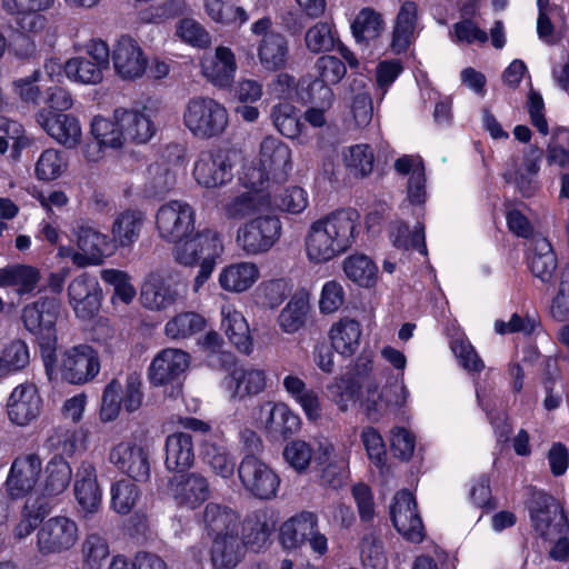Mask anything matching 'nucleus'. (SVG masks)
<instances>
[{
	"mask_svg": "<svg viewBox=\"0 0 569 569\" xmlns=\"http://www.w3.org/2000/svg\"><path fill=\"white\" fill-rule=\"evenodd\" d=\"M358 220L357 210L342 209L315 221L306 239L309 259L326 262L346 252L353 243Z\"/></svg>",
	"mask_w": 569,
	"mask_h": 569,
	"instance_id": "obj_1",
	"label": "nucleus"
},
{
	"mask_svg": "<svg viewBox=\"0 0 569 569\" xmlns=\"http://www.w3.org/2000/svg\"><path fill=\"white\" fill-rule=\"evenodd\" d=\"M61 313V302L56 297L42 296L24 305L20 310L23 329L38 343L47 373L53 371L57 361V321Z\"/></svg>",
	"mask_w": 569,
	"mask_h": 569,
	"instance_id": "obj_2",
	"label": "nucleus"
},
{
	"mask_svg": "<svg viewBox=\"0 0 569 569\" xmlns=\"http://www.w3.org/2000/svg\"><path fill=\"white\" fill-rule=\"evenodd\" d=\"M183 124L194 138L209 140L224 132L228 111L212 98L193 97L183 109Z\"/></svg>",
	"mask_w": 569,
	"mask_h": 569,
	"instance_id": "obj_3",
	"label": "nucleus"
},
{
	"mask_svg": "<svg viewBox=\"0 0 569 569\" xmlns=\"http://www.w3.org/2000/svg\"><path fill=\"white\" fill-rule=\"evenodd\" d=\"M535 531L545 540L569 531V521L558 501L543 491H533L528 502Z\"/></svg>",
	"mask_w": 569,
	"mask_h": 569,
	"instance_id": "obj_4",
	"label": "nucleus"
},
{
	"mask_svg": "<svg viewBox=\"0 0 569 569\" xmlns=\"http://www.w3.org/2000/svg\"><path fill=\"white\" fill-rule=\"evenodd\" d=\"M318 518L313 512L301 511L282 523L280 540L284 548H297L309 542L311 549L322 556L327 552L328 543L325 535L317 529Z\"/></svg>",
	"mask_w": 569,
	"mask_h": 569,
	"instance_id": "obj_5",
	"label": "nucleus"
},
{
	"mask_svg": "<svg viewBox=\"0 0 569 569\" xmlns=\"http://www.w3.org/2000/svg\"><path fill=\"white\" fill-rule=\"evenodd\" d=\"M238 476L243 488L254 498L270 500L276 497L280 478L258 457L246 455L238 467Z\"/></svg>",
	"mask_w": 569,
	"mask_h": 569,
	"instance_id": "obj_6",
	"label": "nucleus"
},
{
	"mask_svg": "<svg viewBox=\"0 0 569 569\" xmlns=\"http://www.w3.org/2000/svg\"><path fill=\"white\" fill-rule=\"evenodd\" d=\"M156 224L166 241L184 240L194 232V210L183 201L167 202L158 209Z\"/></svg>",
	"mask_w": 569,
	"mask_h": 569,
	"instance_id": "obj_7",
	"label": "nucleus"
},
{
	"mask_svg": "<svg viewBox=\"0 0 569 569\" xmlns=\"http://www.w3.org/2000/svg\"><path fill=\"white\" fill-rule=\"evenodd\" d=\"M281 233V223L277 217L260 216L238 230V244L249 254L267 252Z\"/></svg>",
	"mask_w": 569,
	"mask_h": 569,
	"instance_id": "obj_8",
	"label": "nucleus"
},
{
	"mask_svg": "<svg viewBox=\"0 0 569 569\" xmlns=\"http://www.w3.org/2000/svg\"><path fill=\"white\" fill-rule=\"evenodd\" d=\"M78 541L77 523L63 516L47 520L37 533V548L43 555L62 553Z\"/></svg>",
	"mask_w": 569,
	"mask_h": 569,
	"instance_id": "obj_9",
	"label": "nucleus"
},
{
	"mask_svg": "<svg viewBox=\"0 0 569 569\" xmlns=\"http://www.w3.org/2000/svg\"><path fill=\"white\" fill-rule=\"evenodd\" d=\"M59 368L66 381L83 385L99 373L100 359L91 346L79 345L63 352Z\"/></svg>",
	"mask_w": 569,
	"mask_h": 569,
	"instance_id": "obj_10",
	"label": "nucleus"
},
{
	"mask_svg": "<svg viewBox=\"0 0 569 569\" xmlns=\"http://www.w3.org/2000/svg\"><path fill=\"white\" fill-rule=\"evenodd\" d=\"M315 68L318 78L309 86V100L311 103H317L316 93H319L320 104L330 107L335 97L330 86L338 84L345 78L346 63L336 56L325 54L317 59Z\"/></svg>",
	"mask_w": 569,
	"mask_h": 569,
	"instance_id": "obj_11",
	"label": "nucleus"
},
{
	"mask_svg": "<svg viewBox=\"0 0 569 569\" xmlns=\"http://www.w3.org/2000/svg\"><path fill=\"white\" fill-rule=\"evenodd\" d=\"M390 517L393 527L407 540L421 542L423 539V525L417 511V502L411 492L401 490L396 493L390 506Z\"/></svg>",
	"mask_w": 569,
	"mask_h": 569,
	"instance_id": "obj_12",
	"label": "nucleus"
},
{
	"mask_svg": "<svg viewBox=\"0 0 569 569\" xmlns=\"http://www.w3.org/2000/svg\"><path fill=\"white\" fill-rule=\"evenodd\" d=\"M109 460L137 482H147L150 478L149 453L134 442L122 441L114 446L109 453Z\"/></svg>",
	"mask_w": 569,
	"mask_h": 569,
	"instance_id": "obj_13",
	"label": "nucleus"
},
{
	"mask_svg": "<svg viewBox=\"0 0 569 569\" xmlns=\"http://www.w3.org/2000/svg\"><path fill=\"white\" fill-rule=\"evenodd\" d=\"M111 58L116 73L123 80H134L146 72L147 58L138 42L129 36H121L117 40Z\"/></svg>",
	"mask_w": 569,
	"mask_h": 569,
	"instance_id": "obj_14",
	"label": "nucleus"
},
{
	"mask_svg": "<svg viewBox=\"0 0 569 569\" xmlns=\"http://www.w3.org/2000/svg\"><path fill=\"white\" fill-rule=\"evenodd\" d=\"M41 470V459L38 455L17 457L6 481L7 493L12 499L27 496L37 485Z\"/></svg>",
	"mask_w": 569,
	"mask_h": 569,
	"instance_id": "obj_15",
	"label": "nucleus"
},
{
	"mask_svg": "<svg viewBox=\"0 0 569 569\" xmlns=\"http://www.w3.org/2000/svg\"><path fill=\"white\" fill-rule=\"evenodd\" d=\"M190 357L181 349L167 348L160 351L149 368V379L153 386H163L178 380L189 368Z\"/></svg>",
	"mask_w": 569,
	"mask_h": 569,
	"instance_id": "obj_16",
	"label": "nucleus"
},
{
	"mask_svg": "<svg viewBox=\"0 0 569 569\" xmlns=\"http://www.w3.org/2000/svg\"><path fill=\"white\" fill-rule=\"evenodd\" d=\"M176 260L184 266H192L203 256H218L221 250V243L217 233L206 229L201 232L192 233L184 240L174 242Z\"/></svg>",
	"mask_w": 569,
	"mask_h": 569,
	"instance_id": "obj_17",
	"label": "nucleus"
},
{
	"mask_svg": "<svg viewBox=\"0 0 569 569\" xmlns=\"http://www.w3.org/2000/svg\"><path fill=\"white\" fill-rule=\"evenodd\" d=\"M68 296L76 315L81 319L92 318L100 309L98 281L87 273L71 281Z\"/></svg>",
	"mask_w": 569,
	"mask_h": 569,
	"instance_id": "obj_18",
	"label": "nucleus"
},
{
	"mask_svg": "<svg viewBox=\"0 0 569 569\" xmlns=\"http://www.w3.org/2000/svg\"><path fill=\"white\" fill-rule=\"evenodd\" d=\"M37 122L58 142L67 148L76 147L81 137L79 121L71 114L41 109Z\"/></svg>",
	"mask_w": 569,
	"mask_h": 569,
	"instance_id": "obj_19",
	"label": "nucleus"
},
{
	"mask_svg": "<svg viewBox=\"0 0 569 569\" xmlns=\"http://www.w3.org/2000/svg\"><path fill=\"white\" fill-rule=\"evenodd\" d=\"M8 417L18 426H27L41 412V398L34 385H20L10 395Z\"/></svg>",
	"mask_w": 569,
	"mask_h": 569,
	"instance_id": "obj_20",
	"label": "nucleus"
},
{
	"mask_svg": "<svg viewBox=\"0 0 569 569\" xmlns=\"http://www.w3.org/2000/svg\"><path fill=\"white\" fill-rule=\"evenodd\" d=\"M244 555L241 530L211 538L210 560L214 569H234Z\"/></svg>",
	"mask_w": 569,
	"mask_h": 569,
	"instance_id": "obj_21",
	"label": "nucleus"
},
{
	"mask_svg": "<svg viewBox=\"0 0 569 569\" xmlns=\"http://www.w3.org/2000/svg\"><path fill=\"white\" fill-rule=\"evenodd\" d=\"M193 176L199 184L216 188L231 180V164L222 151L202 153L194 164Z\"/></svg>",
	"mask_w": 569,
	"mask_h": 569,
	"instance_id": "obj_22",
	"label": "nucleus"
},
{
	"mask_svg": "<svg viewBox=\"0 0 569 569\" xmlns=\"http://www.w3.org/2000/svg\"><path fill=\"white\" fill-rule=\"evenodd\" d=\"M170 486L172 496L180 506L196 508L210 496L207 479L196 472L173 477Z\"/></svg>",
	"mask_w": 569,
	"mask_h": 569,
	"instance_id": "obj_23",
	"label": "nucleus"
},
{
	"mask_svg": "<svg viewBox=\"0 0 569 569\" xmlns=\"http://www.w3.org/2000/svg\"><path fill=\"white\" fill-rule=\"evenodd\" d=\"M201 69L207 80L216 87H229L237 69L234 54L229 48L220 46L214 54L202 59Z\"/></svg>",
	"mask_w": 569,
	"mask_h": 569,
	"instance_id": "obj_24",
	"label": "nucleus"
},
{
	"mask_svg": "<svg viewBox=\"0 0 569 569\" xmlns=\"http://www.w3.org/2000/svg\"><path fill=\"white\" fill-rule=\"evenodd\" d=\"M260 162L274 180L283 181L291 169V151L278 139L267 137L260 144Z\"/></svg>",
	"mask_w": 569,
	"mask_h": 569,
	"instance_id": "obj_25",
	"label": "nucleus"
},
{
	"mask_svg": "<svg viewBox=\"0 0 569 569\" xmlns=\"http://www.w3.org/2000/svg\"><path fill=\"white\" fill-rule=\"evenodd\" d=\"M529 267L532 274L543 284L555 287L557 280H560L556 253L545 238L535 240L532 253L529 257Z\"/></svg>",
	"mask_w": 569,
	"mask_h": 569,
	"instance_id": "obj_26",
	"label": "nucleus"
},
{
	"mask_svg": "<svg viewBox=\"0 0 569 569\" xmlns=\"http://www.w3.org/2000/svg\"><path fill=\"white\" fill-rule=\"evenodd\" d=\"M76 499L82 511L96 512L101 503V490L97 481L96 469L90 462H82L76 473Z\"/></svg>",
	"mask_w": 569,
	"mask_h": 569,
	"instance_id": "obj_27",
	"label": "nucleus"
},
{
	"mask_svg": "<svg viewBox=\"0 0 569 569\" xmlns=\"http://www.w3.org/2000/svg\"><path fill=\"white\" fill-rule=\"evenodd\" d=\"M194 461L193 438L187 432H174L166 439V467L170 471L184 472Z\"/></svg>",
	"mask_w": 569,
	"mask_h": 569,
	"instance_id": "obj_28",
	"label": "nucleus"
},
{
	"mask_svg": "<svg viewBox=\"0 0 569 569\" xmlns=\"http://www.w3.org/2000/svg\"><path fill=\"white\" fill-rule=\"evenodd\" d=\"M271 207V196L259 191L244 192L224 203L221 210L227 219L241 220L261 213Z\"/></svg>",
	"mask_w": 569,
	"mask_h": 569,
	"instance_id": "obj_29",
	"label": "nucleus"
},
{
	"mask_svg": "<svg viewBox=\"0 0 569 569\" xmlns=\"http://www.w3.org/2000/svg\"><path fill=\"white\" fill-rule=\"evenodd\" d=\"M288 41L276 32L264 34L258 47V58L261 66L268 71H280L288 61Z\"/></svg>",
	"mask_w": 569,
	"mask_h": 569,
	"instance_id": "obj_30",
	"label": "nucleus"
},
{
	"mask_svg": "<svg viewBox=\"0 0 569 569\" xmlns=\"http://www.w3.org/2000/svg\"><path fill=\"white\" fill-rule=\"evenodd\" d=\"M203 525L210 538L241 530L238 515L229 507L214 502L206 506Z\"/></svg>",
	"mask_w": 569,
	"mask_h": 569,
	"instance_id": "obj_31",
	"label": "nucleus"
},
{
	"mask_svg": "<svg viewBox=\"0 0 569 569\" xmlns=\"http://www.w3.org/2000/svg\"><path fill=\"white\" fill-rule=\"evenodd\" d=\"M114 119L122 128L124 141L146 143L154 133V127L150 119L136 110L118 108L114 110Z\"/></svg>",
	"mask_w": 569,
	"mask_h": 569,
	"instance_id": "obj_32",
	"label": "nucleus"
},
{
	"mask_svg": "<svg viewBox=\"0 0 569 569\" xmlns=\"http://www.w3.org/2000/svg\"><path fill=\"white\" fill-rule=\"evenodd\" d=\"M360 323L351 318L340 319L330 329L331 347L340 355L350 357L356 353L361 338Z\"/></svg>",
	"mask_w": 569,
	"mask_h": 569,
	"instance_id": "obj_33",
	"label": "nucleus"
},
{
	"mask_svg": "<svg viewBox=\"0 0 569 569\" xmlns=\"http://www.w3.org/2000/svg\"><path fill=\"white\" fill-rule=\"evenodd\" d=\"M417 23V4L413 1H405L397 14L391 48L396 53L405 52L413 38Z\"/></svg>",
	"mask_w": 569,
	"mask_h": 569,
	"instance_id": "obj_34",
	"label": "nucleus"
},
{
	"mask_svg": "<svg viewBox=\"0 0 569 569\" xmlns=\"http://www.w3.org/2000/svg\"><path fill=\"white\" fill-rule=\"evenodd\" d=\"M350 109L358 127H367L372 119L373 106L367 83L362 78H353L349 83Z\"/></svg>",
	"mask_w": 569,
	"mask_h": 569,
	"instance_id": "obj_35",
	"label": "nucleus"
},
{
	"mask_svg": "<svg viewBox=\"0 0 569 569\" xmlns=\"http://www.w3.org/2000/svg\"><path fill=\"white\" fill-rule=\"evenodd\" d=\"M389 236L392 244L402 250L416 249L422 254H427L425 241V227L418 222L413 230L403 221L396 220L389 226Z\"/></svg>",
	"mask_w": 569,
	"mask_h": 569,
	"instance_id": "obj_36",
	"label": "nucleus"
},
{
	"mask_svg": "<svg viewBox=\"0 0 569 569\" xmlns=\"http://www.w3.org/2000/svg\"><path fill=\"white\" fill-rule=\"evenodd\" d=\"M140 300L150 310H163L174 303L177 292L161 279L153 278L142 284Z\"/></svg>",
	"mask_w": 569,
	"mask_h": 569,
	"instance_id": "obj_37",
	"label": "nucleus"
},
{
	"mask_svg": "<svg viewBox=\"0 0 569 569\" xmlns=\"http://www.w3.org/2000/svg\"><path fill=\"white\" fill-rule=\"evenodd\" d=\"M310 306L303 295H295L278 316V325L286 333H295L305 327Z\"/></svg>",
	"mask_w": 569,
	"mask_h": 569,
	"instance_id": "obj_38",
	"label": "nucleus"
},
{
	"mask_svg": "<svg viewBox=\"0 0 569 569\" xmlns=\"http://www.w3.org/2000/svg\"><path fill=\"white\" fill-rule=\"evenodd\" d=\"M266 387L264 375L260 370L234 369L229 380L232 397L244 398L261 392Z\"/></svg>",
	"mask_w": 569,
	"mask_h": 569,
	"instance_id": "obj_39",
	"label": "nucleus"
},
{
	"mask_svg": "<svg viewBox=\"0 0 569 569\" xmlns=\"http://www.w3.org/2000/svg\"><path fill=\"white\" fill-rule=\"evenodd\" d=\"M229 341L236 346V348L243 352L249 353L251 350V340L249 326L244 317L238 311L223 312V319L221 322Z\"/></svg>",
	"mask_w": 569,
	"mask_h": 569,
	"instance_id": "obj_40",
	"label": "nucleus"
},
{
	"mask_svg": "<svg viewBox=\"0 0 569 569\" xmlns=\"http://www.w3.org/2000/svg\"><path fill=\"white\" fill-rule=\"evenodd\" d=\"M346 276L361 287L370 288L377 280V266L365 254H355L343 261Z\"/></svg>",
	"mask_w": 569,
	"mask_h": 569,
	"instance_id": "obj_41",
	"label": "nucleus"
},
{
	"mask_svg": "<svg viewBox=\"0 0 569 569\" xmlns=\"http://www.w3.org/2000/svg\"><path fill=\"white\" fill-rule=\"evenodd\" d=\"M143 223L140 211L128 210L122 212L113 222L112 234L114 241L121 247L131 246L139 237Z\"/></svg>",
	"mask_w": 569,
	"mask_h": 569,
	"instance_id": "obj_42",
	"label": "nucleus"
},
{
	"mask_svg": "<svg viewBox=\"0 0 569 569\" xmlns=\"http://www.w3.org/2000/svg\"><path fill=\"white\" fill-rule=\"evenodd\" d=\"M256 277V266L244 262L226 268L220 274L219 282L226 290L242 292L252 286Z\"/></svg>",
	"mask_w": 569,
	"mask_h": 569,
	"instance_id": "obj_43",
	"label": "nucleus"
},
{
	"mask_svg": "<svg viewBox=\"0 0 569 569\" xmlns=\"http://www.w3.org/2000/svg\"><path fill=\"white\" fill-rule=\"evenodd\" d=\"M176 173L163 163H152L147 170L144 192L149 197H162L176 184Z\"/></svg>",
	"mask_w": 569,
	"mask_h": 569,
	"instance_id": "obj_44",
	"label": "nucleus"
},
{
	"mask_svg": "<svg viewBox=\"0 0 569 569\" xmlns=\"http://www.w3.org/2000/svg\"><path fill=\"white\" fill-rule=\"evenodd\" d=\"M71 468L69 463L59 456L53 457L46 468L44 491L48 496L62 493L71 480Z\"/></svg>",
	"mask_w": 569,
	"mask_h": 569,
	"instance_id": "obj_45",
	"label": "nucleus"
},
{
	"mask_svg": "<svg viewBox=\"0 0 569 569\" xmlns=\"http://www.w3.org/2000/svg\"><path fill=\"white\" fill-rule=\"evenodd\" d=\"M66 76L77 82L97 84L103 78V69L84 57L71 58L63 64Z\"/></svg>",
	"mask_w": 569,
	"mask_h": 569,
	"instance_id": "obj_46",
	"label": "nucleus"
},
{
	"mask_svg": "<svg viewBox=\"0 0 569 569\" xmlns=\"http://www.w3.org/2000/svg\"><path fill=\"white\" fill-rule=\"evenodd\" d=\"M91 134L94 140L99 141L107 148L118 149L124 143V133L119 121L94 117L91 123Z\"/></svg>",
	"mask_w": 569,
	"mask_h": 569,
	"instance_id": "obj_47",
	"label": "nucleus"
},
{
	"mask_svg": "<svg viewBox=\"0 0 569 569\" xmlns=\"http://www.w3.org/2000/svg\"><path fill=\"white\" fill-rule=\"evenodd\" d=\"M270 117L277 130L290 139L298 137L305 127L300 122L298 110L290 103L274 106Z\"/></svg>",
	"mask_w": 569,
	"mask_h": 569,
	"instance_id": "obj_48",
	"label": "nucleus"
},
{
	"mask_svg": "<svg viewBox=\"0 0 569 569\" xmlns=\"http://www.w3.org/2000/svg\"><path fill=\"white\" fill-rule=\"evenodd\" d=\"M383 20L379 12L371 8L362 9L351 24L352 34L358 42L377 38L383 30Z\"/></svg>",
	"mask_w": 569,
	"mask_h": 569,
	"instance_id": "obj_49",
	"label": "nucleus"
},
{
	"mask_svg": "<svg viewBox=\"0 0 569 569\" xmlns=\"http://www.w3.org/2000/svg\"><path fill=\"white\" fill-rule=\"evenodd\" d=\"M206 320L196 312H182L169 320L166 325V335L172 339L190 337L203 330Z\"/></svg>",
	"mask_w": 569,
	"mask_h": 569,
	"instance_id": "obj_50",
	"label": "nucleus"
},
{
	"mask_svg": "<svg viewBox=\"0 0 569 569\" xmlns=\"http://www.w3.org/2000/svg\"><path fill=\"white\" fill-rule=\"evenodd\" d=\"M204 6L209 17L222 24L237 21L241 24L248 19L244 9L234 6L230 0H204Z\"/></svg>",
	"mask_w": 569,
	"mask_h": 569,
	"instance_id": "obj_51",
	"label": "nucleus"
},
{
	"mask_svg": "<svg viewBox=\"0 0 569 569\" xmlns=\"http://www.w3.org/2000/svg\"><path fill=\"white\" fill-rule=\"evenodd\" d=\"M77 246L80 251L88 252L93 258H102L110 249L107 237L88 226H80L77 230Z\"/></svg>",
	"mask_w": 569,
	"mask_h": 569,
	"instance_id": "obj_52",
	"label": "nucleus"
},
{
	"mask_svg": "<svg viewBox=\"0 0 569 569\" xmlns=\"http://www.w3.org/2000/svg\"><path fill=\"white\" fill-rule=\"evenodd\" d=\"M202 453L204 461L220 477L228 478L233 473L234 462L223 446L207 441Z\"/></svg>",
	"mask_w": 569,
	"mask_h": 569,
	"instance_id": "obj_53",
	"label": "nucleus"
},
{
	"mask_svg": "<svg viewBox=\"0 0 569 569\" xmlns=\"http://www.w3.org/2000/svg\"><path fill=\"white\" fill-rule=\"evenodd\" d=\"M138 487L129 480H119L111 488V506L114 511L128 515L139 498Z\"/></svg>",
	"mask_w": 569,
	"mask_h": 569,
	"instance_id": "obj_54",
	"label": "nucleus"
},
{
	"mask_svg": "<svg viewBox=\"0 0 569 569\" xmlns=\"http://www.w3.org/2000/svg\"><path fill=\"white\" fill-rule=\"evenodd\" d=\"M241 535L246 543V550L250 548L252 551L258 552L263 548L269 539V527L266 521L259 517H248L244 525L241 526Z\"/></svg>",
	"mask_w": 569,
	"mask_h": 569,
	"instance_id": "obj_55",
	"label": "nucleus"
},
{
	"mask_svg": "<svg viewBox=\"0 0 569 569\" xmlns=\"http://www.w3.org/2000/svg\"><path fill=\"white\" fill-rule=\"evenodd\" d=\"M122 385L118 379H112L104 388L100 407V419L102 422L116 420L121 411Z\"/></svg>",
	"mask_w": 569,
	"mask_h": 569,
	"instance_id": "obj_56",
	"label": "nucleus"
},
{
	"mask_svg": "<svg viewBox=\"0 0 569 569\" xmlns=\"http://www.w3.org/2000/svg\"><path fill=\"white\" fill-rule=\"evenodd\" d=\"M360 555L366 567L383 569L387 565L382 541L373 532L363 536L360 543Z\"/></svg>",
	"mask_w": 569,
	"mask_h": 569,
	"instance_id": "obj_57",
	"label": "nucleus"
},
{
	"mask_svg": "<svg viewBox=\"0 0 569 569\" xmlns=\"http://www.w3.org/2000/svg\"><path fill=\"white\" fill-rule=\"evenodd\" d=\"M346 163L355 177H366L373 168V153L368 144H357L349 149Z\"/></svg>",
	"mask_w": 569,
	"mask_h": 569,
	"instance_id": "obj_58",
	"label": "nucleus"
},
{
	"mask_svg": "<svg viewBox=\"0 0 569 569\" xmlns=\"http://www.w3.org/2000/svg\"><path fill=\"white\" fill-rule=\"evenodd\" d=\"M272 203L282 211L300 213L306 209L308 200L302 188L292 186L274 194L273 198H271V204Z\"/></svg>",
	"mask_w": 569,
	"mask_h": 569,
	"instance_id": "obj_59",
	"label": "nucleus"
},
{
	"mask_svg": "<svg viewBox=\"0 0 569 569\" xmlns=\"http://www.w3.org/2000/svg\"><path fill=\"white\" fill-rule=\"evenodd\" d=\"M305 41L313 53L331 50L335 46L331 26L327 22L316 23L307 31Z\"/></svg>",
	"mask_w": 569,
	"mask_h": 569,
	"instance_id": "obj_60",
	"label": "nucleus"
},
{
	"mask_svg": "<svg viewBox=\"0 0 569 569\" xmlns=\"http://www.w3.org/2000/svg\"><path fill=\"white\" fill-rule=\"evenodd\" d=\"M0 358L6 363L8 373L21 370L30 361L28 346L21 339L13 340L3 349Z\"/></svg>",
	"mask_w": 569,
	"mask_h": 569,
	"instance_id": "obj_61",
	"label": "nucleus"
},
{
	"mask_svg": "<svg viewBox=\"0 0 569 569\" xmlns=\"http://www.w3.org/2000/svg\"><path fill=\"white\" fill-rule=\"evenodd\" d=\"M141 387L142 380L139 373L131 372L127 375L126 385L121 392V402L127 412L132 413L141 407L143 400Z\"/></svg>",
	"mask_w": 569,
	"mask_h": 569,
	"instance_id": "obj_62",
	"label": "nucleus"
},
{
	"mask_svg": "<svg viewBox=\"0 0 569 569\" xmlns=\"http://www.w3.org/2000/svg\"><path fill=\"white\" fill-rule=\"evenodd\" d=\"M550 312L558 321L569 320V267L560 271L559 290L552 299Z\"/></svg>",
	"mask_w": 569,
	"mask_h": 569,
	"instance_id": "obj_63",
	"label": "nucleus"
},
{
	"mask_svg": "<svg viewBox=\"0 0 569 569\" xmlns=\"http://www.w3.org/2000/svg\"><path fill=\"white\" fill-rule=\"evenodd\" d=\"M284 460L298 472L305 471L312 459V449L302 440L289 442L283 450Z\"/></svg>",
	"mask_w": 569,
	"mask_h": 569,
	"instance_id": "obj_64",
	"label": "nucleus"
}]
</instances>
